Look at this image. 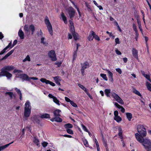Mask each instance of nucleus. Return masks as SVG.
Segmentation results:
<instances>
[{"label":"nucleus","instance_id":"30","mask_svg":"<svg viewBox=\"0 0 151 151\" xmlns=\"http://www.w3.org/2000/svg\"><path fill=\"white\" fill-rule=\"evenodd\" d=\"M33 142L37 146L40 145L39 141L38 139L36 137H34L33 139Z\"/></svg>","mask_w":151,"mask_h":151},{"label":"nucleus","instance_id":"54","mask_svg":"<svg viewBox=\"0 0 151 151\" xmlns=\"http://www.w3.org/2000/svg\"><path fill=\"white\" fill-rule=\"evenodd\" d=\"M43 35L42 32L41 30L40 29L39 32H38L37 33V35L38 36H42Z\"/></svg>","mask_w":151,"mask_h":151},{"label":"nucleus","instance_id":"1","mask_svg":"<svg viewBox=\"0 0 151 151\" xmlns=\"http://www.w3.org/2000/svg\"><path fill=\"white\" fill-rule=\"evenodd\" d=\"M135 136L138 142L142 143L146 151H151V142L150 140L147 139H144L137 133L135 134Z\"/></svg>","mask_w":151,"mask_h":151},{"label":"nucleus","instance_id":"31","mask_svg":"<svg viewBox=\"0 0 151 151\" xmlns=\"http://www.w3.org/2000/svg\"><path fill=\"white\" fill-rule=\"evenodd\" d=\"M126 115L127 119L129 121H130L132 118V114L130 113H126Z\"/></svg>","mask_w":151,"mask_h":151},{"label":"nucleus","instance_id":"60","mask_svg":"<svg viewBox=\"0 0 151 151\" xmlns=\"http://www.w3.org/2000/svg\"><path fill=\"white\" fill-rule=\"evenodd\" d=\"M65 100L67 102H69L70 103V102L72 101L71 100L68 98L65 97Z\"/></svg>","mask_w":151,"mask_h":151},{"label":"nucleus","instance_id":"50","mask_svg":"<svg viewBox=\"0 0 151 151\" xmlns=\"http://www.w3.org/2000/svg\"><path fill=\"white\" fill-rule=\"evenodd\" d=\"M115 42L116 43L115 45L120 43L119 39L118 38H116L115 39Z\"/></svg>","mask_w":151,"mask_h":151},{"label":"nucleus","instance_id":"49","mask_svg":"<svg viewBox=\"0 0 151 151\" xmlns=\"http://www.w3.org/2000/svg\"><path fill=\"white\" fill-rule=\"evenodd\" d=\"M118 108L120 109L121 111L123 113L124 112L125 109L122 106H120Z\"/></svg>","mask_w":151,"mask_h":151},{"label":"nucleus","instance_id":"20","mask_svg":"<svg viewBox=\"0 0 151 151\" xmlns=\"http://www.w3.org/2000/svg\"><path fill=\"white\" fill-rule=\"evenodd\" d=\"M14 72L16 73L17 77H20V76L19 75H20V74H22L23 73L22 71L17 69H15L14 70Z\"/></svg>","mask_w":151,"mask_h":151},{"label":"nucleus","instance_id":"51","mask_svg":"<svg viewBox=\"0 0 151 151\" xmlns=\"http://www.w3.org/2000/svg\"><path fill=\"white\" fill-rule=\"evenodd\" d=\"M70 104L73 107H77V104L73 102V101H72L70 103Z\"/></svg>","mask_w":151,"mask_h":151},{"label":"nucleus","instance_id":"44","mask_svg":"<svg viewBox=\"0 0 151 151\" xmlns=\"http://www.w3.org/2000/svg\"><path fill=\"white\" fill-rule=\"evenodd\" d=\"M66 130L67 133L69 134H73V131L70 129H66Z\"/></svg>","mask_w":151,"mask_h":151},{"label":"nucleus","instance_id":"27","mask_svg":"<svg viewBox=\"0 0 151 151\" xmlns=\"http://www.w3.org/2000/svg\"><path fill=\"white\" fill-rule=\"evenodd\" d=\"M29 29L32 32V34L33 35L35 31V27L33 24H31L29 26Z\"/></svg>","mask_w":151,"mask_h":151},{"label":"nucleus","instance_id":"13","mask_svg":"<svg viewBox=\"0 0 151 151\" xmlns=\"http://www.w3.org/2000/svg\"><path fill=\"white\" fill-rule=\"evenodd\" d=\"M94 32L93 31L90 32L88 36V39L89 41H92L93 39V35Z\"/></svg>","mask_w":151,"mask_h":151},{"label":"nucleus","instance_id":"14","mask_svg":"<svg viewBox=\"0 0 151 151\" xmlns=\"http://www.w3.org/2000/svg\"><path fill=\"white\" fill-rule=\"evenodd\" d=\"M19 75L20 76V78H22L23 79L26 81H29V77L27 75L25 74H20Z\"/></svg>","mask_w":151,"mask_h":151},{"label":"nucleus","instance_id":"59","mask_svg":"<svg viewBox=\"0 0 151 151\" xmlns=\"http://www.w3.org/2000/svg\"><path fill=\"white\" fill-rule=\"evenodd\" d=\"M134 31H137V29L136 25L134 24H133L132 25Z\"/></svg>","mask_w":151,"mask_h":151},{"label":"nucleus","instance_id":"6","mask_svg":"<svg viewBox=\"0 0 151 151\" xmlns=\"http://www.w3.org/2000/svg\"><path fill=\"white\" fill-rule=\"evenodd\" d=\"M111 96L115 99L116 101L121 104H124L122 99L116 93L113 92L111 93Z\"/></svg>","mask_w":151,"mask_h":151},{"label":"nucleus","instance_id":"2","mask_svg":"<svg viewBox=\"0 0 151 151\" xmlns=\"http://www.w3.org/2000/svg\"><path fill=\"white\" fill-rule=\"evenodd\" d=\"M14 67L12 65L5 66L1 69L0 72V77L6 76L8 79H10L12 76V74L8 72L13 70Z\"/></svg>","mask_w":151,"mask_h":151},{"label":"nucleus","instance_id":"47","mask_svg":"<svg viewBox=\"0 0 151 151\" xmlns=\"http://www.w3.org/2000/svg\"><path fill=\"white\" fill-rule=\"evenodd\" d=\"M76 50L75 51L73 52V60H76V56H77V53H76Z\"/></svg>","mask_w":151,"mask_h":151},{"label":"nucleus","instance_id":"52","mask_svg":"<svg viewBox=\"0 0 151 151\" xmlns=\"http://www.w3.org/2000/svg\"><path fill=\"white\" fill-rule=\"evenodd\" d=\"M115 70L116 71L118 72L119 74H121L122 73V70L120 68H116Z\"/></svg>","mask_w":151,"mask_h":151},{"label":"nucleus","instance_id":"36","mask_svg":"<svg viewBox=\"0 0 151 151\" xmlns=\"http://www.w3.org/2000/svg\"><path fill=\"white\" fill-rule=\"evenodd\" d=\"M93 2L94 4H95L100 10H103V8L101 6L99 5V4L97 3L95 1H93Z\"/></svg>","mask_w":151,"mask_h":151},{"label":"nucleus","instance_id":"64","mask_svg":"<svg viewBox=\"0 0 151 151\" xmlns=\"http://www.w3.org/2000/svg\"><path fill=\"white\" fill-rule=\"evenodd\" d=\"M78 86L82 89H83L85 87L81 85L80 84H78Z\"/></svg>","mask_w":151,"mask_h":151},{"label":"nucleus","instance_id":"19","mask_svg":"<svg viewBox=\"0 0 151 151\" xmlns=\"http://www.w3.org/2000/svg\"><path fill=\"white\" fill-rule=\"evenodd\" d=\"M5 95H8L10 98V99H12L13 98H15L16 97V96L15 95L13 94V93L12 92H6V93H5Z\"/></svg>","mask_w":151,"mask_h":151},{"label":"nucleus","instance_id":"55","mask_svg":"<svg viewBox=\"0 0 151 151\" xmlns=\"http://www.w3.org/2000/svg\"><path fill=\"white\" fill-rule=\"evenodd\" d=\"M148 80H149L151 82V80L150 78V77L149 75L147 74H146L145 76H144Z\"/></svg>","mask_w":151,"mask_h":151},{"label":"nucleus","instance_id":"42","mask_svg":"<svg viewBox=\"0 0 151 151\" xmlns=\"http://www.w3.org/2000/svg\"><path fill=\"white\" fill-rule=\"evenodd\" d=\"M41 43L44 45H46L47 43L45 41V38L44 37H42L41 39Z\"/></svg>","mask_w":151,"mask_h":151},{"label":"nucleus","instance_id":"53","mask_svg":"<svg viewBox=\"0 0 151 151\" xmlns=\"http://www.w3.org/2000/svg\"><path fill=\"white\" fill-rule=\"evenodd\" d=\"M17 40H15L13 43V44L12 45L11 47V48H12L17 43Z\"/></svg>","mask_w":151,"mask_h":151},{"label":"nucleus","instance_id":"12","mask_svg":"<svg viewBox=\"0 0 151 151\" xmlns=\"http://www.w3.org/2000/svg\"><path fill=\"white\" fill-rule=\"evenodd\" d=\"M105 70H106L107 73V75L109 78V80L111 82H113V73L111 72L108 69H106Z\"/></svg>","mask_w":151,"mask_h":151},{"label":"nucleus","instance_id":"43","mask_svg":"<svg viewBox=\"0 0 151 151\" xmlns=\"http://www.w3.org/2000/svg\"><path fill=\"white\" fill-rule=\"evenodd\" d=\"M83 142L84 145L86 147H88L89 146L88 142L86 139H84L83 140Z\"/></svg>","mask_w":151,"mask_h":151},{"label":"nucleus","instance_id":"45","mask_svg":"<svg viewBox=\"0 0 151 151\" xmlns=\"http://www.w3.org/2000/svg\"><path fill=\"white\" fill-rule=\"evenodd\" d=\"M24 29L25 31L28 32L29 31V28L28 26L27 25H25L24 26Z\"/></svg>","mask_w":151,"mask_h":151},{"label":"nucleus","instance_id":"58","mask_svg":"<svg viewBox=\"0 0 151 151\" xmlns=\"http://www.w3.org/2000/svg\"><path fill=\"white\" fill-rule=\"evenodd\" d=\"M116 53L118 55H121V52L119 51L117 49H116L115 50Z\"/></svg>","mask_w":151,"mask_h":151},{"label":"nucleus","instance_id":"8","mask_svg":"<svg viewBox=\"0 0 151 151\" xmlns=\"http://www.w3.org/2000/svg\"><path fill=\"white\" fill-rule=\"evenodd\" d=\"M89 64L88 62H85L81 65V71L82 75L83 76L84 75L85 70L87 68H89Z\"/></svg>","mask_w":151,"mask_h":151},{"label":"nucleus","instance_id":"56","mask_svg":"<svg viewBox=\"0 0 151 151\" xmlns=\"http://www.w3.org/2000/svg\"><path fill=\"white\" fill-rule=\"evenodd\" d=\"M7 50L6 48V47H5L2 51H1V52H0V55H2L4 53L6 50Z\"/></svg>","mask_w":151,"mask_h":151},{"label":"nucleus","instance_id":"35","mask_svg":"<svg viewBox=\"0 0 151 151\" xmlns=\"http://www.w3.org/2000/svg\"><path fill=\"white\" fill-rule=\"evenodd\" d=\"M146 86L147 89L151 92V84L148 82H147Z\"/></svg>","mask_w":151,"mask_h":151},{"label":"nucleus","instance_id":"5","mask_svg":"<svg viewBox=\"0 0 151 151\" xmlns=\"http://www.w3.org/2000/svg\"><path fill=\"white\" fill-rule=\"evenodd\" d=\"M45 22L50 34L52 35H53V30L52 26L47 17H46L45 18Z\"/></svg>","mask_w":151,"mask_h":151},{"label":"nucleus","instance_id":"39","mask_svg":"<svg viewBox=\"0 0 151 151\" xmlns=\"http://www.w3.org/2000/svg\"><path fill=\"white\" fill-rule=\"evenodd\" d=\"M30 58L29 55H28L26 57V58L24 59L22 61L23 62H25L26 61H30Z\"/></svg>","mask_w":151,"mask_h":151},{"label":"nucleus","instance_id":"37","mask_svg":"<svg viewBox=\"0 0 151 151\" xmlns=\"http://www.w3.org/2000/svg\"><path fill=\"white\" fill-rule=\"evenodd\" d=\"M100 76L105 81H107L108 80V78L106 74L101 73L100 74Z\"/></svg>","mask_w":151,"mask_h":151},{"label":"nucleus","instance_id":"10","mask_svg":"<svg viewBox=\"0 0 151 151\" xmlns=\"http://www.w3.org/2000/svg\"><path fill=\"white\" fill-rule=\"evenodd\" d=\"M118 112L117 111H115L114 112V119L117 122H119L122 120V118L118 115Z\"/></svg>","mask_w":151,"mask_h":151},{"label":"nucleus","instance_id":"61","mask_svg":"<svg viewBox=\"0 0 151 151\" xmlns=\"http://www.w3.org/2000/svg\"><path fill=\"white\" fill-rule=\"evenodd\" d=\"M12 45V42H10L9 43V45L6 47V48L7 49L8 48H9L10 47L11 48V47Z\"/></svg>","mask_w":151,"mask_h":151},{"label":"nucleus","instance_id":"17","mask_svg":"<svg viewBox=\"0 0 151 151\" xmlns=\"http://www.w3.org/2000/svg\"><path fill=\"white\" fill-rule=\"evenodd\" d=\"M14 89L19 96L20 100H22V97L21 91L18 88H15Z\"/></svg>","mask_w":151,"mask_h":151},{"label":"nucleus","instance_id":"23","mask_svg":"<svg viewBox=\"0 0 151 151\" xmlns=\"http://www.w3.org/2000/svg\"><path fill=\"white\" fill-rule=\"evenodd\" d=\"M71 2L73 4V5L74 7L77 9V11L78 13L79 16L80 17L81 16V13L80 11L79 8L77 6V5L72 0H70Z\"/></svg>","mask_w":151,"mask_h":151},{"label":"nucleus","instance_id":"57","mask_svg":"<svg viewBox=\"0 0 151 151\" xmlns=\"http://www.w3.org/2000/svg\"><path fill=\"white\" fill-rule=\"evenodd\" d=\"M48 144V143L47 142H44L42 143V146L44 147H46Z\"/></svg>","mask_w":151,"mask_h":151},{"label":"nucleus","instance_id":"9","mask_svg":"<svg viewBox=\"0 0 151 151\" xmlns=\"http://www.w3.org/2000/svg\"><path fill=\"white\" fill-rule=\"evenodd\" d=\"M48 55L52 61H55L57 60L55 52L53 50H51L48 52Z\"/></svg>","mask_w":151,"mask_h":151},{"label":"nucleus","instance_id":"34","mask_svg":"<svg viewBox=\"0 0 151 151\" xmlns=\"http://www.w3.org/2000/svg\"><path fill=\"white\" fill-rule=\"evenodd\" d=\"M56 83H58L59 82H60L61 80V78L60 77L57 76L53 77Z\"/></svg>","mask_w":151,"mask_h":151},{"label":"nucleus","instance_id":"4","mask_svg":"<svg viewBox=\"0 0 151 151\" xmlns=\"http://www.w3.org/2000/svg\"><path fill=\"white\" fill-rule=\"evenodd\" d=\"M137 130L140 134H139L140 137H142L146 136L147 134L146 129L145 128L144 126L141 125H138L137 127Z\"/></svg>","mask_w":151,"mask_h":151},{"label":"nucleus","instance_id":"18","mask_svg":"<svg viewBox=\"0 0 151 151\" xmlns=\"http://www.w3.org/2000/svg\"><path fill=\"white\" fill-rule=\"evenodd\" d=\"M133 56L136 58H138V51L135 48H133L132 50Z\"/></svg>","mask_w":151,"mask_h":151},{"label":"nucleus","instance_id":"16","mask_svg":"<svg viewBox=\"0 0 151 151\" xmlns=\"http://www.w3.org/2000/svg\"><path fill=\"white\" fill-rule=\"evenodd\" d=\"M14 50V49L12 50L7 54L4 57H3L1 60H3L6 59L9 56L12 55Z\"/></svg>","mask_w":151,"mask_h":151},{"label":"nucleus","instance_id":"32","mask_svg":"<svg viewBox=\"0 0 151 151\" xmlns=\"http://www.w3.org/2000/svg\"><path fill=\"white\" fill-rule=\"evenodd\" d=\"M133 92L139 96H142L140 92L134 88L133 89Z\"/></svg>","mask_w":151,"mask_h":151},{"label":"nucleus","instance_id":"22","mask_svg":"<svg viewBox=\"0 0 151 151\" xmlns=\"http://www.w3.org/2000/svg\"><path fill=\"white\" fill-rule=\"evenodd\" d=\"M40 117L41 118L49 119L50 118V115L47 114H44L40 115Z\"/></svg>","mask_w":151,"mask_h":151},{"label":"nucleus","instance_id":"7","mask_svg":"<svg viewBox=\"0 0 151 151\" xmlns=\"http://www.w3.org/2000/svg\"><path fill=\"white\" fill-rule=\"evenodd\" d=\"M67 10L70 18L72 20L73 18L75 16L76 12L74 9L72 7H69Z\"/></svg>","mask_w":151,"mask_h":151},{"label":"nucleus","instance_id":"3","mask_svg":"<svg viewBox=\"0 0 151 151\" xmlns=\"http://www.w3.org/2000/svg\"><path fill=\"white\" fill-rule=\"evenodd\" d=\"M31 103L29 101H27L24 104V118L27 119L31 113Z\"/></svg>","mask_w":151,"mask_h":151},{"label":"nucleus","instance_id":"28","mask_svg":"<svg viewBox=\"0 0 151 151\" xmlns=\"http://www.w3.org/2000/svg\"><path fill=\"white\" fill-rule=\"evenodd\" d=\"M105 93L107 97L110 96V93H111V90L110 89H106L105 90Z\"/></svg>","mask_w":151,"mask_h":151},{"label":"nucleus","instance_id":"63","mask_svg":"<svg viewBox=\"0 0 151 151\" xmlns=\"http://www.w3.org/2000/svg\"><path fill=\"white\" fill-rule=\"evenodd\" d=\"M61 64V62H56L55 63V64L57 65L58 67H60Z\"/></svg>","mask_w":151,"mask_h":151},{"label":"nucleus","instance_id":"48","mask_svg":"<svg viewBox=\"0 0 151 151\" xmlns=\"http://www.w3.org/2000/svg\"><path fill=\"white\" fill-rule=\"evenodd\" d=\"M82 128L86 132H88V130L87 129L86 127L83 124H81Z\"/></svg>","mask_w":151,"mask_h":151},{"label":"nucleus","instance_id":"25","mask_svg":"<svg viewBox=\"0 0 151 151\" xmlns=\"http://www.w3.org/2000/svg\"><path fill=\"white\" fill-rule=\"evenodd\" d=\"M61 111V110L59 109H57L55 110L54 112V114L55 116H60V113Z\"/></svg>","mask_w":151,"mask_h":151},{"label":"nucleus","instance_id":"41","mask_svg":"<svg viewBox=\"0 0 151 151\" xmlns=\"http://www.w3.org/2000/svg\"><path fill=\"white\" fill-rule=\"evenodd\" d=\"M94 38L95 40L99 41L100 40V39L99 37L96 35V33L94 32V34L93 35V38Z\"/></svg>","mask_w":151,"mask_h":151},{"label":"nucleus","instance_id":"24","mask_svg":"<svg viewBox=\"0 0 151 151\" xmlns=\"http://www.w3.org/2000/svg\"><path fill=\"white\" fill-rule=\"evenodd\" d=\"M118 130L119 131V136L120 137V139H122L123 138L122 136V131L121 128L120 127H119L118 128Z\"/></svg>","mask_w":151,"mask_h":151},{"label":"nucleus","instance_id":"11","mask_svg":"<svg viewBox=\"0 0 151 151\" xmlns=\"http://www.w3.org/2000/svg\"><path fill=\"white\" fill-rule=\"evenodd\" d=\"M40 81L42 83H45L46 84H50V85L54 86L55 84L54 83H53L48 80L44 78H41L40 79Z\"/></svg>","mask_w":151,"mask_h":151},{"label":"nucleus","instance_id":"21","mask_svg":"<svg viewBox=\"0 0 151 151\" xmlns=\"http://www.w3.org/2000/svg\"><path fill=\"white\" fill-rule=\"evenodd\" d=\"M18 35L21 39H23L24 38V33L22 30L20 29L18 32Z\"/></svg>","mask_w":151,"mask_h":151},{"label":"nucleus","instance_id":"46","mask_svg":"<svg viewBox=\"0 0 151 151\" xmlns=\"http://www.w3.org/2000/svg\"><path fill=\"white\" fill-rule=\"evenodd\" d=\"M8 146L6 144L5 145H4L2 146H0V151H1L2 150H3L4 149L6 148Z\"/></svg>","mask_w":151,"mask_h":151},{"label":"nucleus","instance_id":"38","mask_svg":"<svg viewBox=\"0 0 151 151\" xmlns=\"http://www.w3.org/2000/svg\"><path fill=\"white\" fill-rule=\"evenodd\" d=\"M53 101L57 104L58 106H59L60 105L59 101L57 99V98L56 97H53Z\"/></svg>","mask_w":151,"mask_h":151},{"label":"nucleus","instance_id":"62","mask_svg":"<svg viewBox=\"0 0 151 151\" xmlns=\"http://www.w3.org/2000/svg\"><path fill=\"white\" fill-rule=\"evenodd\" d=\"M29 81L31 79H33V80H37L38 79V78L37 77H29Z\"/></svg>","mask_w":151,"mask_h":151},{"label":"nucleus","instance_id":"33","mask_svg":"<svg viewBox=\"0 0 151 151\" xmlns=\"http://www.w3.org/2000/svg\"><path fill=\"white\" fill-rule=\"evenodd\" d=\"M64 127L66 129H70L72 128L73 127V126L70 123H68L65 124L64 125Z\"/></svg>","mask_w":151,"mask_h":151},{"label":"nucleus","instance_id":"29","mask_svg":"<svg viewBox=\"0 0 151 151\" xmlns=\"http://www.w3.org/2000/svg\"><path fill=\"white\" fill-rule=\"evenodd\" d=\"M71 33L72 34L74 40H77L78 38L79 37L78 34L77 33H75V31Z\"/></svg>","mask_w":151,"mask_h":151},{"label":"nucleus","instance_id":"15","mask_svg":"<svg viewBox=\"0 0 151 151\" xmlns=\"http://www.w3.org/2000/svg\"><path fill=\"white\" fill-rule=\"evenodd\" d=\"M69 22L70 24V31L71 32H73L75 31L73 23L72 20H70Z\"/></svg>","mask_w":151,"mask_h":151},{"label":"nucleus","instance_id":"26","mask_svg":"<svg viewBox=\"0 0 151 151\" xmlns=\"http://www.w3.org/2000/svg\"><path fill=\"white\" fill-rule=\"evenodd\" d=\"M61 17L64 23L65 24H67V20L63 12L61 14Z\"/></svg>","mask_w":151,"mask_h":151},{"label":"nucleus","instance_id":"40","mask_svg":"<svg viewBox=\"0 0 151 151\" xmlns=\"http://www.w3.org/2000/svg\"><path fill=\"white\" fill-rule=\"evenodd\" d=\"M55 121L58 122H61L62 121V119L58 116H55Z\"/></svg>","mask_w":151,"mask_h":151}]
</instances>
